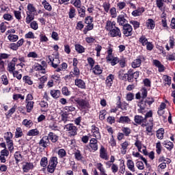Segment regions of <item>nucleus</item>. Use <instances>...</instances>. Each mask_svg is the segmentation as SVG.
<instances>
[{"label": "nucleus", "instance_id": "1", "mask_svg": "<svg viewBox=\"0 0 175 175\" xmlns=\"http://www.w3.org/2000/svg\"><path fill=\"white\" fill-rule=\"evenodd\" d=\"M57 165H58V159L55 157L51 158L49 161V164L47 167V170L49 173H53L55 171V168L57 167Z\"/></svg>", "mask_w": 175, "mask_h": 175}, {"label": "nucleus", "instance_id": "2", "mask_svg": "<svg viewBox=\"0 0 175 175\" xmlns=\"http://www.w3.org/2000/svg\"><path fill=\"white\" fill-rule=\"evenodd\" d=\"M66 132H68L70 136H76L77 135V127L73 124H68L64 126Z\"/></svg>", "mask_w": 175, "mask_h": 175}, {"label": "nucleus", "instance_id": "3", "mask_svg": "<svg viewBox=\"0 0 175 175\" xmlns=\"http://www.w3.org/2000/svg\"><path fill=\"white\" fill-rule=\"evenodd\" d=\"M75 101L76 102L77 105L82 110L84 109H87L88 106H90V103L87 100L82 99V98H75Z\"/></svg>", "mask_w": 175, "mask_h": 175}, {"label": "nucleus", "instance_id": "4", "mask_svg": "<svg viewBox=\"0 0 175 175\" xmlns=\"http://www.w3.org/2000/svg\"><path fill=\"white\" fill-rule=\"evenodd\" d=\"M108 35L111 36V38H121L122 33L121 30L118 27H114L110 32H108Z\"/></svg>", "mask_w": 175, "mask_h": 175}, {"label": "nucleus", "instance_id": "5", "mask_svg": "<svg viewBox=\"0 0 175 175\" xmlns=\"http://www.w3.org/2000/svg\"><path fill=\"white\" fill-rule=\"evenodd\" d=\"M38 144L40 147H42V148H47V147L50 146V140L49 139V137H47V135L42 137V138L38 142Z\"/></svg>", "mask_w": 175, "mask_h": 175}, {"label": "nucleus", "instance_id": "6", "mask_svg": "<svg viewBox=\"0 0 175 175\" xmlns=\"http://www.w3.org/2000/svg\"><path fill=\"white\" fill-rule=\"evenodd\" d=\"M48 59H49V62H51V66L53 68H54L55 69H57L58 68V65H59V64H61V61L59 60V59H58L57 57L53 59V56H51V55L48 56Z\"/></svg>", "mask_w": 175, "mask_h": 175}, {"label": "nucleus", "instance_id": "7", "mask_svg": "<svg viewBox=\"0 0 175 175\" xmlns=\"http://www.w3.org/2000/svg\"><path fill=\"white\" fill-rule=\"evenodd\" d=\"M132 31H133V29L131 25L126 24L123 26V33L125 36H132Z\"/></svg>", "mask_w": 175, "mask_h": 175}, {"label": "nucleus", "instance_id": "8", "mask_svg": "<svg viewBox=\"0 0 175 175\" xmlns=\"http://www.w3.org/2000/svg\"><path fill=\"white\" fill-rule=\"evenodd\" d=\"M100 158L104 159V161H109V154H107V150L105 147L101 146L100 148Z\"/></svg>", "mask_w": 175, "mask_h": 175}, {"label": "nucleus", "instance_id": "9", "mask_svg": "<svg viewBox=\"0 0 175 175\" xmlns=\"http://www.w3.org/2000/svg\"><path fill=\"white\" fill-rule=\"evenodd\" d=\"M134 121L136 124H138V125H142V126H147V124H146V119H144L143 116H135Z\"/></svg>", "mask_w": 175, "mask_h": 175}, {"label": "nucleus", "instance_id": "10", "mask_svg": "<svg viewBox=\"0 0 175 175\" xmlns=\"http://www.w3.org/2000/svg\"><path fill=\"white\" fill-rule=\"evenodd\" d=\"M116 22L111 21H107L105 23V29L107 32H110L113 30L114 27H116Z\"/></svg>", "mask_w": 175, "mask_h": 175}, {"label": "nucleus", "instance_id": "11", "mask_svg": "<svg viewBox=\"0 0 175 175\" xmlns=\"http://www.w3.org/2000/svg\"><path fill=\"white\" fill-rule=\"evenodd\" d=\"M22 169L24 173H28L29 170H32L33 169V163H25L23 164Z\"/></svg>", "mask_w": 175, "mask_h": 175}, {"label": "nucleus", "instance_id": "12", "mask_svg": "<svg viewBox=\"0 0 175 175\" xmlns=\"http://www.w3.org/2000/svg\"><path fill=\"white\" fill-rule=\"evenodd\" d=\"M125 14H120L117 18V23L119 25H126L127 21L125 19Z\"/></svg>", "mask_w": 175, "mask_h": 175}, {"label": "nucleus", "instance_id": "13", "mask_svg": "<svg viewBox=\"0 0 175 175\" xmlns=\"http://www.w3.org/2000/svg\"><path fill=\"white\" fill-rule=\"evenodd\" d=\"M92 133L93 137H95V139H100V133L99 132V128L92 125Z\"/></svg>", "mask_w": 175, "mask_h": 175}, {"label": "nucleus", "instance_id": "14", "mask_svg": "<svg viewBox=\"0 0 175 175\" xmlns=\"http://www.w3.org/2000/svg\"><path fill=\"white\" fill-rule=\"evenodd\" d=\"M130 144H131L128 141H125L120 144V152L122 154V155H125V154H126V150H128V147H129Z\"/></svg>", "mask_w": 175, "mask_h": 175}, {"label": "nucleus", "instance_id": "15", "mask_svg": "<svg viewBox=\"0 0 175 175\" xmlns=\"http://www.w3.org/2000/svg\"><path fill=\"white\" fill-rule=\"evenodd\" d=\"M98 139L96 138H92L90 141V147L94 151H97L98 150Z\"/></svg>", "mask_w": 175, "mask_h": 175}, {"label": "nucleus", "instance_id": "16", "mask_svg": "<svg viewBox=\"0 0 175 175\" xmlns=\"http://www.w3.org/2000/svg\"><path fill=\"white\" fill-rule=\"evenodd\" d=\"M47 137H49V140H51L52 143H57L58 142L59 137L58 135H55V133L53 132H50L48 134Z\"/></svg>", "mask_w": 175, "mask_h": 175}, {"label": "nucleus", "instance_id": "17", "mask_svg": "<svg viewBox=\"0 0 175 175\" xmlns=\"http://www.w3.org/2000/svg\"><path fill=\"white\" fill-rule=\"evenodd\" d=\"M142 154L148 155V157H149L150 159H151L152 161L155 158V154L154 153V152L151 151L148 153V152H147V148H146V146H143Z\"/></svg>", "mask_w": 175, "mask_h": 175}, {"label": "nucleus", "instance_id": "18", "mask_svg": "<svg viewBox=\"0 0 175 175\" xmlns=\"http://www.w3.org/2000/svg\"><path fill=\"white\" fill-rule=\"evenodd\" d=\"M75 85H77V87H79V88H81L82 90L85 89V82H84V81H83L82 79H75Z\"/></svg>", "mask_w": 175, "mask_h": 175}, {"label": "nucleus", "instance_id": "19", "mask_svg": "<svg viewBox=\"0 0 175 175\" xmlns=\"http://www.w3.org/2000/svg\"><path fill=\"white\" fill-rule=\"evenodd\" d=\"M4 139L5 140V143L9 142H13V133L12 132H6L4 133Z\"/></svg>", "mask_w": 175, "mask_h": 175}, {"label": "nucleus", "instance_id": "20", "mask_svg": "<svg viewBox=\"0 0 175 175\" xmlns=\"http://www.w3.org/2000/svg\"><path fill=\"white\" fill-rule=\"evenodd\" d=\"M146 27L148 29H154L155 28V21L151 18H149L146 21Z\"/></svg>", "mask_w": 175, "mask_h": 175}, {"label": "nucleus", "instance_id": "21", "mask_svg": "<svg viewBox=\"0 0 175 175\" xmlns=\"http://www.w3.org/2000/svg\"><path fill=\"white\" fill-rule=\"evenodd\" d=\"M132 155L135 158H139V159H142V161H143V162H144L145 165H146L147 166V159L143 157V156L140 153H139L138 152H133Z\"/></svg>", "mask_w": 175, "mask_h": 175}, {"label": "nucleus", "instance_id": "22", "mask_svg": "<svg viewBox=\"0 0 175 175\" xmlns=\"http://www.w3.org/2000/svg\"><path fill=\"white\" fill-rule=\"evenodd\" d=\"M127 167L131 172H135V162L131 159H128L126 161Z\"/></svg>", "mask_w": 175, "mask_h": 175}, {"label": "nucleus", "instance_id": "23", "mask_svg": "<svg viewBox=\"0 0 175 175\" xmlns=\"http://www.w3.org/2000/svg\"><path fill=\"white\" fill-rule=\"evenodd\" d=\"M143 13H144V8H138L137 10L133 11L132 16H133L134 17H137L139 16H142Z\"/></svg>", "mask_w": 175, "mask_h": 175}, {"label": "nucleus", "instance_id": "24", "mask_svg": "<svg viewBox=\"0 0 175 175\" xmlns=\"http://www.w3.org/2000/svg\"><path fill=\"white\" fill-rule=\"evenodd\" d=\"M113 80H114V76L111 74H110L107 77L105 81L106 85L107 87H111L113 85Z\"/></svg>", "mask_w": 175, "mask_h": 175}, {"label": "nucleus", "instance_id": "25", "mask_svg": "<svg viewBox=\"0 0 175 175\" xmlns=\"http://www.w3.org/2000/svg\"><path fill=\"white\" fill-rule=\"evenodd\" d=\"M40 132L37 129H31L27 132V136H39Z\"/></svg>", "mask_w": 175, "mask_h": 175}, {"label": "nucleus", "instance_id": "26", "mask_svg": "<svg viewBox=\"0 0 175 175\" xmlns=\"http://www.w3.org/2000/svg\"><path fill=\"white\" fill-rule=\"evenodd\" d=\"M118 122L120 124H129L131 122V118L128 116H121L119 118Z\"/></svg>", "mask_w": 175, "mask_h": 175}, {"label": "nucleus", "instance_id": "27", "mask_svg": "<svg viewBox=\"0 0 175 175\" xmlns=\"http://www.w3.org/2000/svg\"><path fill=\"white\" fill-rule=\"evenodd\" d=\"M75 50L79 54H83V53L85 52V48L80 44H75Z\"/></svg>", "mask_w": 175, "mask_h": 175}, {"label": "nucleus", "instance_id": "28", "mask_svg": "<svg viewBox=\"0 0 175 175\" xmlns=\"http://www.w3.org/2000/svg\"><path fill=\"white\" fill-rule=\"evenodd\" d=\"M118 78L120 80H123L124 81H126L128 80V72L126 74H124V70H121L119 71L118 74Z\"/></svg>", "mask_w": 175, "mask_h": 175}, {"label": "nucleus", "instance_id": "29", "mask_svg": "<svg viewBox=\"0 0 175 175\" xmlns=\"http://www.w3.org/2000/svg\"><path fill=\"white\" fill-rule=\"evenodd\" d=\"M135 147H137L139 152H143V147H144V146H143V144H142V142L140 140L137 139L135 142Z\"/></svg>", "mask_w": 175, "mask_h": 175}, {"label": "nucleus", "instance_id": "30", "mask_svg": "<svg viewBox=\"0 0 175 175\" xmlns=\"http://www.w3.org/2000/svg\"><path fill=\"white\" fill-rule=\"evenodd\" d=\"M70 4L73 5L77 9L81 8V0H71Z\"/></svg>", "mask_w": 175, "mask_h": 175}, {"label": "nucleus", "instance_id": "31", "mask_svg": "<svg viewBox=\"0 0 175 175\" xmlns=\"http://www.w3.org/2000/svg\"><path fill=\"white\" fill-rule=\"evenodd\" d=\"M140 65H142V59H135L131 64V66L134 69L136 68H139Z\"/></svg>", "mask_w": 175, "mask_h": 175}, {"label": "nucleus", "instance_id": "32", "mask_svg": "<svg viewBox=\"0 0 175 175\" xmlns=\"http://www.w3.org/2000/svg\"><path fill=\"white\" fill-rule=\"evenodd\" d=\"M26 103L27 111V113H31V111H32V109H33V104L35 103H33V101H27Z\"/></svg>", "mask_w": 175, "mask_h": 175}, {"label": "nucleus", "instance_id": "33", "mask_svg": "<svg viewBox=\"0 0 175 175\" xmlns=\"http://www.w3.org/2000/svg\"><path fill=\"white\" fill-rule=\"evenodd\" d=\"M23 135H24V133H23V129L21 127H17L15 132L16 139H18V137H23Z\"/></svg>", "mask_w": 175, "mask_h": 175}, {"label": "nucleus", "instance_id": "34", "mask_svg": "<svg viewBox=\"0 0 175 175\" xmlns=\"http://www.w3.org/2000/svg\"><path fill=\"white\" fill-rule=\"evenodd\" d=\"M8 70L10 73H13V72L16 70V64L10 62V63L8 64Z\"/></svg>", "mask_w": 175, "mask_h": 175}, {"label": "nucleus", "instance_id": "35", "mask_svg": "<svg viewBox=\"0 0 175 175\" xmlns=\"http://www.w3.org/2000/svg\"><path fill=\"white\" fill-rule=\"evenodd\" d=\"M165 109H166V104H165L164 103H162L160 105V107H159V110L157 111L159 116H163V113H165Z\"/></svg>", "mask_w": 175, "mask_h": 175}, {"label": "nucleus", "instance_id": "36", "mask_svg": "<svg viewBox=\"0 0 175 175\" xmlns=\"http://www.w3.org/2000/svg\"><path fill=\"white\" fill-rule=\"evenodd\" d=\"M92 70L94 75L102 74V68H100V66L99 65L95 66Z\"/></svg>", "mask_w": 175, "mask_h": 175}, {"label": "nucleus", "instance_id": "37", "mask_svg": "<svg viewBox=\"0 0 175 175\" xmlns=\"http://www.w3.org/2000/svg\"><path fill=\"white\" fill-rule=\"evenodd\" d=\"M159 163L163 162V163L169 165V163H170L172 162V160H170V159H169V158L161 156L159 159Z\"/></svg>", "mask_w": 175, "mask_h": 175}, {"label": "nucleus", "instance_id": "38", "mask_svg": "<svg viewBox=\"0 0 175 175\" xmlns=\"http://www.w3.org/2000/svg\"><path fill=\"white\" fill-rule=\"evenodd\" d=\"M50 94L55 99H57L61 95V92L59 90H51Z\"/></svg>", "mask_w": 175, "mask_h": 175}, {"label": "nucleus", "instance_id": "39", "mask_svg": "<svg viewBox=\"0 0 175 175\" xmlns=\"http://www.w3.org/2000/svg\"><path fill=\"white\" fill-rule=\"evenodd\" d=\"M139 42L142 46H146L148 42V40L147 39V38H146V36H142L139 39Z\"/></svg>", "mask_w": 175, "mask_h": 175}, {"label": "nucleus", "instance_id": "40", "mask_svg": "<svg viewBox=\"0 0 175 175\" xmlns=\"http://www.w3.org/2000/svg\"><path fill=\"white\" fill-rule=\"evenodd\" d=\"M8 40H10V42H17V40H18V36L14 34H10L8 36Z\"/></svg>", "mask_w": 175, "mask_h": 175}, {"label": "nucleus", "instance_id": "41", "mask_svg": "<svg viewBox=\"0 0 175 175\" xmlns=\"http://www.w3.org/2000/svg\"><path fill=\"white\" fill-rule=\"evenodd\" d=\"M122 132L124 136H129L132 132V130L129 127H122Z\"/></svg>", "mask_w": 175, "mask_h": 175}, {"label": "nucleus", "instance_id": "42", "mask_svg": "<svg viewBox=\"0 0 175 175\" xmlns=\"http://www.w3.org/2000/svg\"><path fill=\"white\" fill-rule=\"evenodd\" d=\"M165 133V131L163 129H160L157 131V137L159 138L160 140L163 139V135Z\"/></svg>", "mask_w": 175, "mask_h": 175}, {"label": "nucleus", "instance_id": "43", "mask_svg": "<svg viewBox=\"0 0 175 175\" xmlns=\"http://www.w3.org/2000/svg\"><path fill=\"white\" fill-rule=\"evenodd\" d=\"M22 124L26 126V128H31V126H32V125H33V123L32 122L31 120H28L27 119L23 120V121L22 122Z\"/></svg>", "mask_w": 175, "mask_h": 175}, {"label": "nucleus", "instance_id": "44", "mask_svg": "<svg viewBox=\"0 0 175 175\" xmlns=\"http://www.w3.org/2000/svg\"><path fill=\"white\" fill-rule=\"evenodd\" d=\"M23 80L24 83H25L26 84H28L29 85H32V84H33V81L31 80V77L29 76L23 77Z\"/></svg>", "mask_w": 175, "mask_h": 175}, {"label": "nucleus", "instance_id": "45", "mask_svg": "<svg viewBox=\"0 0 175 175\" xmlns=\"http://www.w3.org/2000/svg\"><path fill=\"white\" fill-rule=\"evenodd\" d=\"M133 72L132 70H129L127 72V80L129 81V83H132L133 81Z\"/></svg>", "mask_w": 175, "mask_h": 175}, {"label": "nucleus", "instance_id": "46", "mask_svg": "<svg viewBox=\"0 0 175 175\" xmlns=\"http://www.w3.org/2000/svg\"><path fill=\"white\" fill-rule=\"evenodd\" d=\"M42 5L46 10H48L49 12H51L53 8H51V5H50V3L47 2V1L44 0V1H42Z\"/></svg>", "mask_w": 175, "mask_h": 175}, {"label": "nucleus", "instance_id": "47", "mask_svg": "<svg viewBox=\"0 0 175 175\" xmlns=\"http://www.w3.org/2000/svg\"><path fill=\"white\" fill-rule=\"evenodd\" d=\"M71 77H73V75L74 76H77V77H79L80 76V70L79 69V68L75 67L73 69V72L70 73Z\"/></svg>", "mask_w": 175, "mask_h": 175}, {"label": "nucleus", "instance_id": "48", "mask_svg": "<svg viewBox=\"0 0 175 175\" xmlns=\"http://www.w3.org/2000/svg\"><path fill=\"white\" fill-rule=\"evenodd\" d=\"M68 16L70 18H74L75 16H76V9L74 7L70 8Z\"/></svg>", "mask_w": 175, "mask_h": 175}, {"label": "nucleus", "instance_id": "49", "mask_svg": "<svg viewBox=\"0 0 175 175\" xmlns=\"http://www.w3.org/2000/svg\"><path fill=\"white\" fill-rule=\"evenodd\" d=\"M12 99H14V100H18V99H21V100H24V99H25V96L21 95V94H13Z\"/></svg>", "mask_w": 175, "mask_h": 175}, {"label": "nucleus", "instance_id": "50", "mask_svg": "<svg viewBox=\"0 0 175 175\" xmlns=\"http://www.w3.org/2000/svg\"><path fill=\"white\" fill-rule=\"evenodd\" d=\"M14 159L16 162H21L23 161V156L21 155V153H20V152H15Z\"/></svg>", "mask_w": 175, "mask_h": 175}, {"label": "nucleus", "instance_id": "51", "mask_svg": "<svg viewBox=\"0 0 175 175\" xmlns=\"http://www.w3.org/2000/svg\"><path fill=\"white\" fill-rule=\"evenodd\" d=\"M33 18H34V16L32 14L27 12V17H26L27 24H29L31 21L33 20Z\"/></svg>", "mask_w": 175, "mask_h": 175}, {"label": "nucleus", "instance_id": "52", "mask_svg": "<svg viewBox=\"0 0 175 175\" xmlns=\"http://www.w3.org/2000/svg\"><path fill=\"white\" fill-rule=\"evenodd\" d=\"M156 152L158 155L161 154V152H162V146L160 142L156 144Z\"/></svg>", "mask_w": 175, "mask_h": 175}, {"label": "nucleus", "instance_id": "53", "mask_svg": "<svg viewBox=\"0 0 175 175\" xmlns=\"http://www.w3.org/2000/svg\"><path fill=\"white\" fill-rule=\"evenodd\" d=\"M163 2H165V0H156V5L159 10H162L164 5Z\"/></svg>", "mask_w": 175, "mask_h": 175}, {"label": "nucleus", "instance_id": "54", "mask_svg": "<svg viewBox=\"0 0 175 175\" xmlns=\"http://www.w3.org/2000/svg\"><path fill=\"white\" fill-rule=\"evenodd\" d=\"M48 161H47V157H44L41 159L40 160V165L42 167H46L47 166Z\"/></svg>", "mask_w": 175, "mask_h": 175}, {"label": "nucleus", "instance_id": "55", "mask_svg": "<svg viewBox=\"0 0 175 175\" xmlns=\"http://www.w3.org/2000/svg\"><path fill=\"white\" fill-rule=\"evenodd\" d=\"M164 147H165V148H167V150H172V148H173V147H174V144H173V142H167L164 143Z\"/></svg>", "mask_w": 175, "mask_h": 175}, {"label": "nucleus", "instance_id": "56", "mask_svg": "<svg viewBox=\"0 0 175 175\" xmlns=\"http://www.w3.org/2000/svg\"><path fill=\"white\" fill-rule=\"evenodd\" d=\"M139 92L141 93L142 99H146V98H147L148 92L146 88H143L142 89H141Z\"/></svg>", "mask_w": 175, "mask_h": 175}, {"label": "nucleus", "instance_id": "57", "mask_svg": "<svg viewBox=\"0 0 175 175\" xmlns=\"http://www.w3.org/2000/svg\"><path fill=\"white\" fill-rule=\"evenodd\" d=\"M27 10L29 11V12L27 13H30V14H32V13L36 12V8L33 7V5L29 3L27 5Z\"/></svg>", "mask_w": 175, "mask_h": 175}, {"label": "nucleus", "instance_id": "58", "mask_svg": "<svg viewBox=\"0 0 175 175\" xmlns=\"http://www.w3.org/2000/svg\"><path fill=\"white\" fill-rule=\"evenodd\" d=\"M116 5L119 10H122V9H124L126 6V3L124 1H120L118 2Z\"/></svg>", "mask_w": 175, "mask_h": 175}, {"label": "nucleus", "instance_id": "59", "mask_svg": "<svg viewBox=\"0 0 175 175\" xmlns=\"http://www.w3.org/2000/svg\"><path fill=\"white\" fill-rule=\"evenodd\" d=\"M109 12L112 18H116V17H117V10L116 9V8L113 7L109 10Z\"/></svg>", "mask_w": 175, "mask_h": 175}, {"label": "nucleus", "instance_id": "60", "mask_svg": "<svg viewBox=\"0 0 175 175\" xmlns=\"http://www.w3.org/2000/svg\"><path fill=\"white\" fill-rule=\"evenodd\" d=\"M80 10H79V17H85V7L83 6L79 8Z\"/></svg>", "mask_w": 175, "mask_h": 175}, {"label": "nucleus", "instance_id": "61", "mask_svg": "<svg viewBox=\"0 0 175 175\" xmlns=\"http://www.w3.org/2000/svg\"><path fill=\"white\" fill-rule=\"evenodd\" d=\"M33 69L34 70H42V73H46V71L43 69V67L39 64H35Z\"/></svg>", "mask_w": 175, "mask_h": 175}, {"label": "nucleus", "instance_id": "62", "mask_svg": "<svg viewBox=\"0 0 175 175\" xmlns=\"http://www.w3.org/2000/svg\"><path fill=\"white\" fill-rule=\"evenodd\" d=\"M95 51H96V57H100V51H102V46L96 44L95 47Z\"/></svg>", "mask_w": 175, "mask_h": 175}, {"label": "nucleus", "instance_id": "63", "mask_svg": "<svg viewBox=\"0 0 175 175\" xmlns=\"http://www.w3.org/2000/svg\"><path fill=\"white\" fill-rule=\"evenodd\" d=\"M136 167L139 170H144V163L142 161H137Z\"/></svg>", "mask_w": 175, "mask_h": 175}, {"label": "nucleus", "instance_id": "64", "mask_svg": "<svg viewBox=\"0 0 175 175\" xmlns=\"http://www.w3.org/2000/svg\"><path fill=\"white\" fill-rule=\"evenodd\" d=\"M40 42H49V38L43 33H40Z\"/></svg>", "mask_w": 175, "mask_h": 175}]
</instances>
